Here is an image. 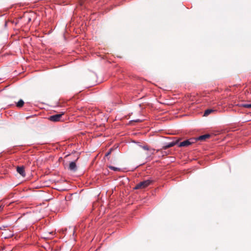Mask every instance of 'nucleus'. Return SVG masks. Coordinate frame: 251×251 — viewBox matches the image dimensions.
Returning a JSON list of instances; mask_svg holds the SVG:
<instances>
[{
    "mask_svg": "<svg viewBox=\"0 0 251 251\" xmlns=\"http://www.w3.org/2000/svg\"><path fill=\"white\" fill-rule=\"evenodd\" d=\"M142 148L145 151H151V154H154V153L155 150L150 148L147 146H143Z\"/></svg>",
    "mask_w": 251,
    "mask_h": 251,
    "instance_id": "1a4fd4ad",
    "label": "nucleus"
},
{
    "mask_svg": "<svg viewBox=\"0 0 251 251\" xmlns=\"http://www.w3.org/2000/svg\"><path fill=\"white\" fill-rule=\"evenodd\" d=\"M17 171L22 176H24V177L25 176V168L24 167V166H21V167L18 166L17 167Z\"/></svg>",
    "mask_w": 251,
    "mask_h": 251,
    "instance_id": "423d86ee",
    "label": "nucleus"
},
{
    "mask_svg": "<svg viewBox=\"0 0 251 251\" xmlns=\"http://www.w3.org/2000/svg\"><path fill=\"white\" fill-rule=\"evenodd\" d=\"M179 139L176 140L175 141H173L165 146H164L162 147V149L163 150H166L169 148L172 147L174 146L175 145L178 143Z\"/></svg>",
    "mask_w": 251,
    "mask_h": 251,
    "instance_id": "39448f33",
    "label": "nucleus"
},
{
    "mask_svg": "<svg viewBox=\"0 0 251 251\" xmlns=\"http://www.w3.org/2000/svg\"><path fill=\"white\" fill-rule=\"evenodd\" d=\"M197 141V139L194 138H191L189 140H187L185 141H184L183 142H180L179 145V147H188L192 144L195 143Z\"/></svg>",
    "mask_w": 251,
    "mask_h": 251,
    "instance_id": "f03ea898",
    "label": "nucleus"
},
{
    "mask_svg": "<svg viewBox=\"0 0 251 251\" xmlns=\"http://www.w3.org/2000/svg\"><path fill=\"white\" fill-rule=\"evenodd\" d=\"M69 169L71 171H75L77 169L75 162H71L69 164Z\"/></svg>",
    "mask_w": 251,
    "mask_h": 251,
    "instance_id": "0eeeda50",
    "label": "nucleus"
},
{
    "mask_svg": "<svg viewBox=\"0 0 251 251\" xmlns=\"http://www.w3.org/2000/svg\"><path fill=\"white\" fill-rule=\"evenodd\" d=\"M134 121L135 122H141V120H140L139 119H137V120H135Z\"/></svg>",
    "mask_w": 251,
    "mask_h": 251,
    "instance_id": "a211bd4d",
    "label": "nucleus"
},
{
    "mask_svg": "<svg viewBox=\"0 0 251 251\" xmlns=\"http://www.w3.org/2000/svg\"><path fill=\"white\" fill-rule=\"evenodd\" d=\"M162 150V148L160 150H157L156 152H160L162 156L167 155L168 153L166 151H163Z\"/></svg>",
    "mask_w": 251,
    "mask_h": 251,
    "instance_id": "f8f14e48",
    "label": "nucleus"
},
{
    "mask_svg": "<svg viewBox=\"0 0 251 251\" xmlns=\"http://www.w3.org/2000/svg\"><path fill=\"white\" fill-rule=\"evenodd\" d=\"M242 106L245 108H251V104H242Z\"/></svg>",
    "mask_w": 251,
    "mask_h": 251,
    "instance_id": "4468645a",
    "label": "nucleus"
},
{
    "mask_svg": "<svg viewBox=\"0 0 251 251\" xmlns=\"http://www.w3.org/2000/svg\"><path fill=\"white\" fill-rule=\"evenodd\" d=\"M216 111V110L212 109H206L203 114L204 116H207L211 113H214Z\"/></svg>",
    "mask_w": 251,
    "mask_h": 251,
    "instance_id": "6e6552de",
    "label": "nucleus"
},
{
    "mask_svg": "<svg viewBox=\"0 0 251 251\" xmlns=\"http://www.w3.org/2000/svg\"><path fill=\"white\" fill-rule=\"evenodd\" d=\"M148 152L146 154L147 157H150L152 154H151V151H148Z\"/></svg>",
    "mask_w": 251,
    "mask_h": 251,
    "instance_id": "dca6fc26",
    "label": "nucleus"
},
{
    "mask_svg": "<svg viewBox=\"0 0 251 251\" xmlns=\"http://www.w3.org/2000/svg\"><path fill=\"white\" fill-rule=\"evenodd\" d=\"M113 150L114 149L113 148H111L109 151L105 154V156L107 157L108 155H109Z\"/></svg>",
    "mask_w": 251,
    "mask_h": 251,
    "instance_id": "2eb2a0df",
    "label": "nucleus"
},
{
    "mask_svg": "<svg viewBox=\"0 0 251 251\" xmlns=\"http://www.w3.org/2000/svg\"><path fill=\"white\" fill-rule=\"evenodd\" d=\"M3 209V206H2L1 205L0 206V212L2 211Z\"/></svg>",
    "mask_w": 251,
    "mask_h": 251,
    "instance_id": "f3484780",
    "label": "nucleus"
},
{
    "mask_svg": "<svg viewBox=\"0 0 251 251\" xmlns=\"http://www.w3.org/2000/svg\"><path fill=\"white\" fill-rule=\"evenodd\" d=\"M210 137V135L209 134H206L204 135H202L200 136L197 138H194V139H197V141H200L201 142L205 141L207 139H208Z\"/></svg>",
    "mask_w": 251,
    "mask_h": 251,
    "instance_id": "20e7f679",
    "label": "nucleus"
},
{
    "mask_svg": "<svg viewBox=\"0 0 251 251\" xmlns=\"http://www.w3.org/2000/svg\"><path fill=\"white\" fill-rule=\"evenodd\" d=\"M153 180L151 179H147L143 181H141L138 183L136 186L135 187V189H143L146 188L148 186H149L151 183H152Z\"/></svg>",
    "mask_w": 251,
    "mask_h": 251,
    "instance_id": "f257e3e1",
    "label": "nucleus"
},
{
    "mask_svg": "<svg viewBox=\"0 0 251 251\" xmlns=\"http://www.w3.org/2000/svg\"><path fill=\"white\" fill-rule=\"evenodd\" d=\"M53 234H53V232H45V234H44V236H45L44 238H51V236L53 235Z\"/></svg>",
    "mask_w": 251,
    "mask_h": 251,
    "instance_id": "9d476101",
    "label": "nucleus"
},
{
    "mask_svg": "<svg viewBox=\"0 0 251 251\" xmlns=\"http://www.w3.org/2000/svg\"><path fill=\"white\" fill-rule=\"evenodd\" d=\"M24 104V101L22 100H20L16 104V106L18 107L21 108L23 106Z\"/></svg>",
    "mask_w": 251,
    "mask_h": 251,
    "instance_id": "9b49d317",
    "label": "nucleus"
},
{
    "mask_svg": "<svg viewBox=\"0 0 251 251\" xmlns=\"http://www.w3.org/2000/svg\"><path fill=\"white\" fill-rule=\"evenodd\" d=\"M109 168L112 170H113V171H120V169L118 168H116V167H113V166H109Z\"/></svg>",
    "mask_w": 251,
    "mask_h": 251,
    "instance_id": "ddd939ff",
    "label": "nucleus"
},
{
    "mask_svg": "<svg viewBox=\"0 0 251 251\" xmlns=\"http://www.w3.org/2000/svg\"><path fill=\"white\" fill-rule=\"evenodd\" d=\"M64 114V112H62L59 114H55L50 116L49 119L52 122H59L61 121L62 116Z\"/></svg>",
    "mask_w": 251,
    "mask_h": 251,
    "instance_id": "7ed1b4c3",
    "label": "nucleus"
}]
</instances>
